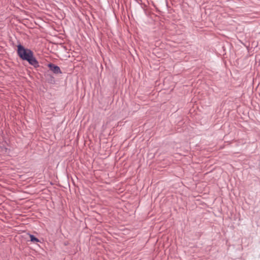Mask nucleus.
Masks as SVG:
<instances>
[{
	"label": "nucleus",
	"instance_id": "nucleus-1",
	"mask_svg": "<svg viewBox=\"0 0 260 260\" xmlns=\"http://www.w3.org/2000/svg\"><path fill=\"white\" fill-rule=\"evenodd\" d=\"M17 54L21 59L27 61L34 67L37 68L39 66V62L34 56L32 51L29 49L25 48L21 44L17 45Z\"/></svg>",
	"mask_w": 260,
	"mask_h": 260
},
{
	"label": "nucleus",
	"instance_id": "nucleus-2",
	"mask_svg": "<svg viewBox=\"0 0 260 260\" xmlns=\"http://www.w3.org/2000/svg\"><path fill=\"white\" fill-rule=\"evenodd\" d=\"M50 70L54 74H61V71L59 67L52 63H49L48 65Z\"/></svg>",
	"mask_w": 260,
	"mask_h": 260
},
{
	"label": "nucleus",
	"instance_id": "nucleus-3",
	"mask_svg": "<svg viewBox=\"0 0 260 260\" xmlns=\"http://www.w3.org/2000/svg\"><path fill=\"white\" fill-rule=\"evenodd\" d=\"M29 236L31 242H33L34 243L40 242V240H39V239L35 237L34 235L29 234Z\"/></svg>",
	"mask_w": 260,
	"mask_h": 260
}]
</instances>
